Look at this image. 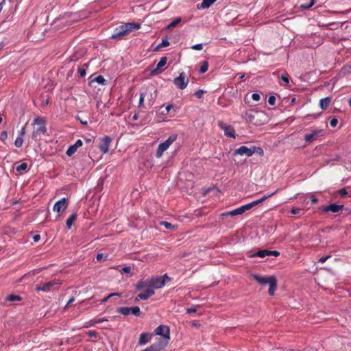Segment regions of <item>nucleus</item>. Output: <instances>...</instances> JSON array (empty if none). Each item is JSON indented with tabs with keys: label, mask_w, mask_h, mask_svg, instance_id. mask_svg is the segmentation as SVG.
Segmentation results:
<instances>
[{
	"label": "nucleus",
	"mask_w": 351,
	"mask_h": 351,
	"mask_svg": "<svg viewBox=\"0 0 351 351\" xmlns=\"http://www.w3.org/2000/svg\"><path fill=\"white\" fill-rule=\"evenodd\" d=\"M253 278L261 285H267L269 286V294L273 295L276 289L277 282L274 276H261L258 275H254Z\"/></svg>",
	"instance_id": "nucleus-1"
},
{
	"label": "nucleus",
	"mask_w": 351,
	"mask_h": 351,
	"mask_svg": "<svg viewBox=\"0 0 351 351\" xmlns=\"http://www.w3.org/2000/svg\"><path fill=\"white\" fill-rule=\"evenodd\" d=\"M34 125L36 127L33 131L32 138L38 140L41 134H45L47 132L45 121L43 118L37 117L34 119Z\"/></svg>",
	"instance_id": "nucleus-2"
},
{
	"label": "nucleus",
	"mask_w": 351,
	"mask_h": 351,
	"mask_svg": "<svg viewBox=\"0 0 351 351\" xmlns=\"http://www.w3.org/2000/svg\"><path fill=\"white\" fill-rule=\"evenodd\" d=\"M177 134H171L165 141L160 143L156 152V157L161 158L163 153L169 149L170 145L177 139Z\"/></svg>",
	"instance_id": "nucleus-3"
},
{
	"label": "nucleus",
	"mask_w": 351,
	"mask_h": 351,
	"mask_svg": "<svg viewBox=\"0 0 351 351\" xmlns=\"http://www.w3.org/2000/svg\"><path fill=\"white\" fill-rule=\"evenodd\" d=\"M154 334L162 336L163 339L160 340L162 341L163 343H166V346L167 345L169 340L170 339V329L169 326L166 325H160L155 329Z\"/></svg>",
	"instance_id": "nucleus-4"
},
{
	"label": "nucleus",
	"mask_w": 351,
	"mask_h": 351,
	"mask_svg": "<svg viewBox=\"0 0 351 351\" xmlns=\"http://www.w3.org/2000/svg\"><path fill=\"white\" fill-rule=\"evenodd\" d=\"M170 280V278L167 274H165L162 276L153 277L149 278V287L154 289H160L165 285V280Z\"/></svg>",
	"instance_id": "nucleus-5"
},
{
	"label": "nucleus",
	"mask_w": 351,
	"mask_h": 351,
	"mask_svg": "<svg viewBox=\"0 0 351 351\" xmlns=\"http://www.w3.org/2000/svg\"><path fill=\"white\" fill-rule=\"evenodd\" d=\"M117 311L123 315H128L132 314L135 316H139L141 314L140 308L137 306L132 307H119Z\"/></svg>",
	"instance_id": "nucleus-6"
},
{
	"label": "nucleus",
	"mask_w": 351,
	"mask_h": 351,
	"mask_svg": "<svg viewBox=\"0 0 351 351\" xmlns=\"http://www.w3.org/2000/svg\"><path fill=\"white\" fill-rule=\"evenodd\" d=\"M173 84L179 89H184L188 84L189 79L186 77V74L184 72L180 73L179 76L173 80Z\"/></svg>",
	"instance_id": "nucleus-7"
},
{
	"label": "nucleus",
	"mask_w": 351,
	"mask_h": 351,
	"mask_svg": "<svg viewBox=\"0 0 351 351\" xmlns=\"http://www.w3.org/2000/svg\"><path fill=\"white\" fill-rule=\"evenodd\" d=\"M58 285H60V283L58 281L51 280V281L36 285V290L38 291H44V292H49L51 291H53V287Z\"/></svg>",
	"instance_id": "nucleus-8"
},
{
	"label": "nucleus",
	"mask_w": 351,
	"mask_h": 351,
	"mask_svg": "<svg viewBox=\"0 0 351 351\" xmlns=\"http://www.w3.org/2000/svg\"><path fill=\"white\" fill-rule=\"evenodd\" d=\"M324 136L323 130H315L310 134H306L304 136V141L307 143H311L312 142L317 141Z\"/></svg>",
	"instance_id": "nucleus-9"
},
{
	"label": "nucleus",
	"mask_w": 351,
	"mask_h": 351,
	"mask_svg": "<svg viewBox=\"0 0 351 351\" xmlns=\"http://www.w3.org/2000/svg\"><path fill=\"white\" fill-rule=\"evenodd\" d=\"M280 255V252L276 250L271 251L268 250H260L253 254H251L250 255V257L254 258V257H260V258H264L267 256H278Z\"/></svg>",
	"instance_id": "nucleus-10"
},
{
	"label": "nucleus",
	"mask_w": 351,
	"mask_h": 351,
	"mask_svg": "<svg viewBox=\"0 0 351 351\" xmlns=\"http://www.w3.org/2000/svg\"><path fill=\"white\" fill-rule=\"evenodd\" d=\"M53 210L56 212L59 216L62 215L66 210V197H64L57 201L53 207Z\"/></svg>",
	"instance_id": "nucleus-11"
},
{
	"label": "nucleus",
	"mask_w": 351,
	"mask_h": 351,
	"mask_svg": "<svg viewBox=\"0 0 351 351\" xmlns=\"http://www.w3.org/2000/svg\"><path fill=\"white\" fill-rule=\"evenodd\" d=\"M218 126L223 131L224 134L228 137L235 138V132L231 125L224 123L223 121L218 122Z\"/></svg>",
	"instance_id": "nucleus-12"
},
{
	"label": "nucleus",
	"mask_w": 351,
	"mask_h": 351,
	"mask_svg": "<svg viewBox=\"0 0 351 351\" xmlns=\"http://www.w3.org/2000/svg\"><path fill=\"white\" fill-rule=\"evenodd\" d=\"M234 156H247L248 157L252 156L253 155V146L251 147H247L246 146H241L239 148L236 149L234 151Z\"/></svg>",
	"instance_id": "nucleus-13"
},
{
	"label": "nucleus",
	"mask_w": 351,
	"mask_h": 351,
	"mask_svg": "<svg viewBox=\"0 0 351 351\" xmlns=\"http://www.w3.org/2000/svg\"><path fill=\"white\" fill-rule=\"evenodd\" d=\"M112 140L108 136H105L101 140L99 144V149L103 154H106L109 151V145Z\"/></svg>",
	"instance_id": "nucleus-14"
},
{
	"label": "nucleus",
	"mask_w": 351,
	"mask_h": 351,
	"mask_svg": "<svg viewBox=\"0 0 351 351\" xmlns=\"http://www.w3.org/2000/svg\"><path fill=\"white\" fill-rule=\"evenodd\" d=\"M343 208V205H339L336 204H332L328 206H323L322 211L324 213H338Z\"/></svg>",
	"instance_id": "nucleus-15"
},
{
	"label": "nucleus",
	"mask_w": 351,
	"mask_h": 351,
	"mask_svg": "<svg viewBox=\"0 0 351 351\" xmlns=\"http://www.w3.org/2000/svg\"><path fill=\"white\" fill-rule=\"evenodd\" d=\"M127 34L126 30L124 29L123 26L121 25L115 29L111 38L113 39H121Z\"/></svg>",
	"instance_id": "nucleus-16"
},
{
	"label": "nucleus",
	"mask_w": 351,
	"mask_h": 351,
	"mask_svg": "<svg viewBox=\"0 0 351 351\" xmlns=\"http://www.w3.org/2000/svg\"><path fill=\"white\" fill-rule=\"evenodd\" d=\"M155 293L154 291L152 289H147L145 291L139 293L137 297L134 299L135 302L138 301L139 300H147L149 297L153 295Z\"/></svg>",
	"instance_id": "nucleus-17"
},
{
	"label": "nucleus",
	"mask_w": 351,
	"mask_h": 351,
	"mask_svg": "<svg viewBox=\"0 0 351 351\" xmlns=\"http://www.w3.org/2000/svg\"><path fill=\"white\" fill-rule=\"evenodd\" d=\"M83 142L82 140L78 139L73 145H71L67 149V156H71L74 154L77 149L82 146Z\"/></svg>",
	"instance_id": "nucleus-18"
},
{
	"label": "nucleus",
	"mask_w": 351,
	"mask_h": 351,
	"mask_svg": "<svg viewBox=\"0 0 351 351\" xmlns=\"http://www.w3.org/2000/svg\"><path fill=\"white\" fill-rule=\"evenodd\" d=\"M124 29L126 30L127 34H129V32L134 30V29H138L141 27V25L139 23H127L123 25Z\"/></svg>",
	"instance_id": "nucleus-19"
},
{
	"label": "nucleus",
	"mask_w": 351,
	"mask_h": 351,
	"mask_svg": "<svg viewBox=\"0 0 351 351\" xmlns=\"http://www.w3.org/2000/svg\"><path fill=\"white\" fill-rule=\"evenodd\" d=\"M152 335L148 333L143 332L140 335L138 343L141 345H145L149 342L151 340Z\"/></svg>",
	"instance_id": "nucleus-20"
},
{
	"label": "nucleus",
	"mask_w": 351,
	"mask_h": 351,
	"mask_svg": "<svg viewBox=\"0 0 351 351\" xmlns=\"http://www.w3.org/2000/svg\"><path fill=\"white\" fill-rule=\"evenodd\" d=\"M330 101L331 99L329 97L322 98L319 100V107L322 110H326L328 107Z\"/></svg>",
	"instance_id": "nucleus-21"
},
{
	"label": "nucleus",
	"mask_w": 351,
	"mask_h": 351,
	"mask_svg": "<svg viewBox=\"0 0 351 351\" xmlns=\"http://www.w3.org/2000/svg\"><path fill=\"white\" fill-rule=\"evenodd\" d=\"M243 211H242V209L241 207H239L236 209H234L232 210H230V211H228V212H226V213H224L222 214L223 216H229V215H231V216H235V215H241L243 214Z\"/></svg>",
	"instance_id": "nucleus-22"
},
{
	"label": "nucleus",
	"mask_w": 351,
	"mask_h": 351,
	"mask_svg": "<svg viewBox=\"0 0 351 351\" xmlns=\"http://www.w3.org/2000/svg\"><path fill=\"white\" fill-rule=\"evenodd\" d=\"M148 287H149V278L146 280L139 281L136 285V289L139 291Z\"/></svg>",
	"instance_id": "nucleus-23"
},
{
	"label": "nucleus",
	"mask_w": 351,
	"mask_h": 351,
	"mask_svg": "<svg viewBox=\"0 0 351 351\" xmlns=\"http://www.w3.org/2000/svg\"><path fill=\"white\" fill-rule=\"evenodd\" d=\"M217 0H203L200 5H197L198 9H206L208 8L213 3Z\"/></svg>",
	"instance_id": "nucleus-24"
},
{
	"label": "nucleus",
	"mask_w": 351,
	"mask_h": 351,
	"mask_svg": "<svg viewBox=\"0 0 351 351\" xmlns=\"http://www.w3.org/2000/svg\"><path fill=\"white\" fill-rule=\"evenodd\" d=\"M167 58L165 56L162 57L159 62H158L155 70L153 72H155L156 70L160 69L162 66H164L167 64Z\"/></svg>",
	"instance_id": "nucleus-25"
},
{
	"label": "nucleus",
	"mask_w": 351,
	"mask_h": 351,
	"mask_svg": "<svg viewBox=\"0 0 351 351\" xmlns=\"http://www.w3.org/2000/svg\"><path fill=\"white\" fill-rule=\"evenodd\" d=\"M76 218H77V214L75 213H73L67 219V229L71 228L73 223L75 221Z\"/></svg>",
	"instance_id": "nucleus-26"
},
{
	"label": "nucleus",
	"mask_w": 351,
	"mask_h": 351,
	"mask_svg": "<svg viewBox=\"0 0 351 351\" xmlns=\"http://www.w3.org/2000/svg\"><path fill=\"white\" fill-rule=\"evenodd\" d=\"M180 21H181V18L177 17L167 25V28L168 29H172L174 27H176Z\"/></svg>",
	"instance_id": "nucleus-27"
},
{
	"label": "nucleus",
	"mask_w": 351,
	"mask_h": 351,
	"mask_svg": "<svg viewBox=\"0 0 351 351\" xmlns=\"http://www.w3.org/2000/svg\"><path fill=\"white\" fill-rule=\"evenodd\" d=\"M160 224L161 226H165L167 229H172V230H175L176 228V226H174V225H172L171 223L169 222H167V221H160Z\"/></svg>",
	"instance_id": "nucleus-28"
},
{
	"label": "nucleus",
	"mask_w": 351,
	"mask_h": 351,
	"mask_svg": "<svg viewBox=\"0 0 351 351\" xmlns=\"http://www.w3.org/2000/svg\"><path fill=\"white\" fill-rule=\"evenodd\" d=\"M7 300L10 302L21 301V298L18 295L11 294L8 296Z\"/></svg>",
	"instance_id": "nucleus-29"
},
{
	"label": "nucleus",
	"mask_w": 351,
	"mask_h": 351,
	"mask_svg": "<svg viewBox=\"0 0 351 351\" xmlns=\"http://www.w3.org/2000/svg\"><path fill=\"white\" fill-rule=\"evenodd\" d=\"M92 82H96L99 84H105L106 80L102 75H98L96 77H95Z\"/></svg>",
	"instance_id": "nucleus-30"
},
{
	"label": "nucleus",
	"mask_w": 351,
	"mask_h": 351,
	"mask_svg": "<svg viewBox=\"0 0 351 351\" xmlns=\"http://www.w3.org/2000/svg\"><path fill=\"white\" fill-rule=\"evenodd\" d=\"M208 69V63L206 61H204L202 64L200 69L199 71V73L202 74L206 73Z\"/></svg>",
	"instance_id": "nucleus-31"
},
{
	"label": "nucleus",
	"mask_w": 351,
	"mask_h": 351,
	"mask_svg": "<svg viewBox=\"0 0 351 351\" xmlns=\"http://www.w3.org/2000/svg\"><path fill=\"white\" fill-rule=\"evenodd\" d=\"M97 324L96 319L89 320L84 323V328H90L95 326Z\"/></svg>",
	"instance_id": "nucleus-32"
},
{
	"label": "nucleus",
	"mask_w": 351,
	"mask_h": 351,
	"mask_svg": "<svg viewBox=\"0 0 351 351\" xmlns=\"http://www.w3.org/2000/svg\"><path fill=\"white\" fill-rule=\"evenodd\" d=\"M258 154L259 156H263L264 151L261 147L253 146V154Z\"/></svg>",
	"instance_id": "nucleus-33"
},
{
	"label": "nucleus",
	"mask_w": 351,
	"mask_h": 351,
	"mask_svg": "<svg viewBox=\"0 0 351 351\" xmlns=\"http://www.w3.org/2000/svg\"><path fill=\"white\" fill-rule=\"evenodd\" d=\"M121 293H110L109 294L108 296L105 297L104 298H103L101 300V303H105L108 301V300L109 298H110L111 297H113V296H121Z\"/></svg>",
	"instance_id": "nucleus-34"
},
{
	"label": "nucleus",
	"mask_w": 351,
	"mask_h": 351,
	"mask_svg": "<svg viewBox=\"0 0 351 351\" xmlns=\"http://www.w3.org/2000/svg\"><path fill=\"white\" fill-rule=\"evenodd\" d=\"M23 138L21 136H18L14 141V145L19 148L23 145Z\"/></svg>",
	"instance_id": "nucleus-35"
},
{
	"label": "nucleus",
	"mask_w": 351,
	"mask_h": 351,
	"mask_svg": "<svg viewBox=\"0 0 351 351\" xmlns=\"http://www.w3.org/2000/svg\"><path fill=\"white\" fill-rule=\"evenodd\" d=\"M27 169V164L25 162L21 163L16 167L17 171H25Z\"/></svg>",
	"instance_id": "nucleus-36"
},
{
	"label": "nucleus",
	"mask_w": 351,
	"mask_h": 351,
	"mask_svg": "<svg viewBox=\"0 0 351 351\" xmlns=\"http://www.w3.org/2000/svg\"><path fill=\"white\" fill-rule=\"evenodd\" d=\"M254 207V206L252 205V203L250 202L249 204H245V205H243L241 206V209H242V211L243 213H244L246 210H248L251 208H252Z\"/></svg>",
	"instance_id": "nucleus-37"
},
{
	"label": "nucleus",
	"mask_w": 351,
	"mask_h": 351,
	"mask_svg": "<svg viewBox=\"0 0 351 351\" xmlns=\"http://www.w3.org/2000/svg\"><path fill=\"white\" fill-rule=\"evenodd\" d=\"M254 207V206L252 205V203L250 202L249 204H245V205H243L241 206V209H242V211L243 213H244L246 210H248L251 208H252Z\"/></svg>",
	"instance_id": "nucleus-38"
},
{
	"label": "nucleus",
	"mask_w": 351,
	"mask_h": 351,
	"mask_svg": "<svg viewBox=\"0 0 351 351\" xmlns=\"http://www.w3.org/2000/svg\"><path fill=\"white\" fill-rule=\"evenodd\" d=\"M315 2V0H311L310 3H308V4H302V5H300V7L303 10H308V9H309L310 8H311L314 5Z\"/></svg>",
	"instance_id": "nucleus-39"
},
{
	"label": "nucleus",
	"mask_w": 351,
	"mask_h": 351,
	"mask_svg": "<svg viewBox=\"0 0 351 351\" xmlns=\"http://www.w3.org/2000/svg\"><path fill=\"white\" fill-rule=\"evenodd\" d=\"M169 45V42L168 41L167 39H162V42L158 45L157 48H161V47H167Z\"/></svg>",
	"instance_id": "nucleus-40"
},
{
	"label": "nucleus",
	"mask_w": 351,
	"mask_h": 351,
	"mask_svg": "<svg viewBox=\"0 0 351 351\" xmlns=\"http://www.w3.org/2000/svg\"><path fill=\"white\" fill-rule=\"evenodd\" d=\"M145 95H146V93H141L140 98H139V102H138V107H142L143 106L144 98H145Z\"/></svg>",
	"instance_id": "nucleus-41"
},
{
	"label": "nucleus",
	"mask_w": 351,
	"mask_h": 351,
	"mask_svg": "<svg viewBox=\"0 0 351 351\" xmlns=\"http://www.w3.org/2000/svg\"><path fill=\"white\" fill-rule=\"evenodd\" d=\"M7 137H8V133L6 131H3L1 132V133L0 134V140L5 143V140L7 139Z\"/></svg>",
	"instance_id": "nucleus-42"
},
{
	"label": "nucleus",
	"mask_w": 351,
	"mask_h": 351,
	"mask_svg": "<svg viewBox=\"0 0 351 351\" xmlns=\"http://www.w3.org/2000/svg\"><path fill=\"white\" fill-rule=\"evenodd\" d=\"M276 97L273 95H271L268 98V103L271 106H274L276 104Z\"/></svg>",
	"instance_id": "nucleus-43"
},
{
	"label": "nucleus",
	"mask_w": 351,
	"mask_h": 351,
	"mask_svg": "<svg viewBox=\"0 0 351 351\" xmlns=\"http://www.w3.org/2000/svg\"><path fill=\"white\" fill-rule=\"evenodd\" d=\"M86 334L90 337H95L96 338L97 337V332L95 331V330H89L88 332H86Z\"/></svg>",
	"instance_id": "nucleus-44"
},
{
	"label": "nucleus",
	"mask_w": 351,
	"mask_h": 351,
	"mask_svg": "<svg viewBox=\"0 0 351 351\" xmlns=\"http://www.w3.org/2000/svg\"><path fill=\"white\" fill-rule=\"evenodd\" d=\"M203 48V45L202 43L194 45L191 47V49L194 50H202Z\"/></svg>",
	"instance_id": "nucleus-45"
},
{
	"label": "nucleus",
	"mask_w": 351,
	"mask_h": 351,
	"mask_svg": "<svg viewBox=\"0 0 351 351\" xmlns=\"http://www.w3.org/2000/svg\"><path fill=\"white\" fill-rule=\"evenodd\" d=\"M281 80L285 82L286 84H288L289 82V75L285 73L281 75Z\"/></svg>",
	"instance_id": "nucleus-46"
},
{
	"label": "nucleus",
	"mask_w": 351,
	"mask_h": 351,
	"mask_svg": "<svg viewBox=\"0 0 351 351\" xmlns=\"http://www.w3.org/2000/svg\"><path fill=\"white\" fill-rule=\"evenodd\" d=\"M204 93V90H203L199 89L198 90H197V91L195 93V95L197 98L200 99V98H202V97Z\"/></svg>",
	"instance_id": "nucleus-47"
},
{
	"label": "nucleus",
	"mask_w": 351,
	"mask_h": 351,
	"mask_svg": "<svg viewBox=\"0 0 351 351\" xmlns=\"http://www.w3.org/2000/svg\"><path fill=\"white\" fill-rule=\"evenodd\" d=\"M337 123H338V120L335 118H333L330 121V125L331 127H333V128L336 127Z\"/></svg>",
	"instance_id": "nucleus-48"
},
{
	"label": "nucleus",
	"mask_w": 351,
	"mask_h": 351,
	"mask_svg": "<svg viewBox=\"0 0 351 351\" xmlns=\"http://www.w3.org/2000/svg\"><path fill=\"white\" fill-rule=\"evenodd\" d=\"M252 99L254 100V101H258L260 100L261 99V96L258 93H253L252 95Z\"/></svg>",
	"instance_id": "nucleus-49"
},
{
	"label": "nucleus",
	"mask_w": 351,
	"mask_h": 351,
	"mask_svg": "<svg viewBox=\"0 0 351 351\" xmlns=\"http://www.w3.org/2000/svg\"><path fill=\"white\" fill-rule=\"evenodd\" d=\"M172 108L173 106L171 104L167 105V106L165 107V112H162V114H167Z\"/></svg>",
	"instance_id": "nucleus-50"
},
{
	"label": "nucleus",
	"mask_w": 351,
	"mask_h": 351,
	"mask_svg": "<svg viewBox=\"0 0 351 351\" xmlns=\"http://www.w3.org/2000/svg\"><path fill=\"white\" fill-rule=\"evenodd\" d=\"M339 194L341 197H344L348 194V191L346 189H341L339 191Z\"/></svg>",
	"instance_id": "nucleus-51"
},
{
	"label": "nucleus",
	"mask_w": 351,
	"mask_h": 351,
	"mask_svg": "<svg viewBox=\"0 0 351 351\" xmlns=\"http://www.w3.org/2000/svg\"><path fill=\"white\" fill-rule=\"evenodd\" d=\"M78 72L82 77L86 75V70L83 68H79Z\"/></svg>",
	"instance_id": "nucleus-52"
},
{
	"label": "nucleus",
	"mask_w": 351,
	"mask_h": 351,
	"mask_svg": "<svg viewBox=\"0 0 351 351\" xmlns=\"http://www.w3.org/2000/svg\"><path fill=\"white\" fill-rule=\"evenodd\" d=\"M301 211V209L300 208H292L291 210V213L293 214V215H297V214H299Z\"/></svg>",
	"instance_id": "nucleus-53"
},
{
	"label": "nucleus",
	"mask_w": 351,
	"mask_h": 351,
	"mask_svg": "<svg viewBox=\"0 0 351 351\" xmlns=\"http://www.w3.org/2000/svg\"><path fill=\"white\" fill-rule=\"evenodd\" d=\"M196 311H197L196 308H186V313H195Z\"/></svg>",
	"instance_id": "nucleus-54"
},
{
	"label": "nucleus",
	"mask_w": 351,
	"mask_h": 351,
	"mask_svg": "<svg viewBox=\"0 0 351 351\" xmlns=\"http://www.w3.org/2000/svg\"><path fill=\"white\" fill-rule=\"evenodd\" d=\"M131 271V267L130 266L124 267L122 269V272L123 273H130Z\"/></svg>",
	"instance_id": "nucleus-55"
},
{
	"label": "nucleus",
	"mask_w": 351,
	"mask_h": 351,
	"mask_svg": "<svg viewBox=\"0 0 351 351\" xmlns=\"http://www.w3.org/2000/svg\"><path fill=\"white\" fill-rule=\"evenodd\" d=\"M329 257H330V256H323L319 259L318 262L321 263H324Z\"/></svg>",
	"instance_id": "nucleus-56"
},
{
	"label": "nucleus",
	"mask_w": 351,
	"mask_h": 351,
	"mask_svg": "<svg viewBox=\"0 0 351 351\" xmlns=\"http://www.w3.org/2000/svg\"><path fill=\"white\" fill-rule=\"evenodd\" d=\"M108 320L109 319L108 318H106V317L99 318V319H96L97 324H100V323H102L104 322H107Z\"/></svg>",
	"instance_id": "nucleus-57"
},
{
	"label": "nucleus",
	"mask_w": 351,
	"mask_h": 351,
	"mask_svg": "<svg viewBox=\"0 0 351 351\" xmlns=\"http://www.w3.org/2000/svg\"><path fill=\"white\" fill-rule=\"evenodd\" d=\"M245 116L250 121H252L254 118V116L253 114L247 113V112L245 114Z\"/></svg>",
	"instance_id": "nucleus-58"
},
{
	"label": "nucleus",
	"mask_w": 351,
	"mask_h": 351,
	"mask_svg": "<svg viewBox=\"0 0 351 351\" xmlns=\"http://www.w3.org/2000/svg\"><path fill=\"white\" fill-rule=\"evenodd\" d=\"M25 134V127L22 128L21 130L19 131V134L18 136H21L23 138V136Z\"/></svg>",
	"instance_id": "nucleus-59"
},
{
	"label": "nucleus",
	"mask_w": 351,
	"mask_h": 351,
	"mask_svg": "<svg viewBox=\"0 0 351 351\" xmlns=\"http://www.w3.org/2000/svg\"><path fill=\"white\" fill-rule=\"evenodd\" d=\"M262 202H262V200H261V199H256V200H254V201L252 202V205H253L254 206H256V205H258V204H261V203H262Z\"/></svg>",
	"instance_id": "nucleus-60"
},
{
	"label": "nucleus",
	"mask_w": 351,
	"mask_h": 351,
	"mask_svg": "<svg viewBox=\"0 0 351 351\" xmlns=\"http://www.w3.org/2000/svg\"><path fill=\"white\" fill-rule=\"evenodd\" d=\"M97 260L99 261L105 260V258H104V254H101H101H97Z\"/></svg>",
	"instance_id": "nucleus-61"
},
{
	"label": "nucleus",
	"mask_w": 351,
	"mask_h": 351,
	"mask_svg": "<svg viewBox=\"0 0 351 351\" xmlns=\"http://www.w3.org/2000/svg\"><path fill=\"white\" fill-rule=\"evenodd\" d=\"M32 238L34 242H38L40 239V236L39 234H35Z\"/></svg>",
	"instance_id": "nucleus-62"
},
{
	"label": "nucleus",
	"mask_w": 351,
	"mask_h": 351,
	"mask_svg": "<svg viewBox=\"0 0 351 351\" xmlns=\"http://www.w3.org/2000/svg\"><path fill=\"white\" fill-rule=\"evenodd\" d=\"M77 119L82 124H83L84 125H86L88 124V121L86 120H83L80 117H78Z\"/></svg>",
	"instance_id": "nucleus-63"
},
{
	"label": "nucleus",
	"mask_w": 351,
	"mask_h": 351,
	"mask_svg": "<svg viewBox=\"0 0 351 351\" xmlns=\"http://www.w3.org/2000/svg\"><path fill=\"white\" fill-rule=\"evenodd\" d=\"M277 191L273 192V193H267V194H265V197H267V199L271 197V196H273L274 195H275Z\"/></svg>",
	"instance_id": "nucleus-64"
}]
</instances>
